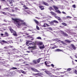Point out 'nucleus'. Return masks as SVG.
<instances>
[{"label": "nucleus", "instance_id": "obj_1", "mask_svg": "<svg viewBox=\"0 0 77 77\" xmlns=\"http://www.w3.org/2000/svg\"><path fill=\"white\" fill-rule=\"evenodd\" d=\"M12 19L13 21H14V23H16L15 24L17 27L21 26V25L27 26V24L26 23L24 22L21 23V22H23V20H21L19 18H14L12 17Z\"/></svg>", "mask_w": 77, "mask_h": 77}, {"label": "nucleus", "instance_id": "obj_2", "mask_svg": "<svg viewBox=\"0 0 77 77\" xmlns=\"http://www.w3.org/2000/svg\"><path fill=\"white\" fill-rule=\"evenodd\" d=\"M9 29L10 31L11 32V33H13V35L14 36H17V32L15 31L13 29H12V28L10 27Z\"/></svg>", "mask_w": 77, "mask_h": 77}, {"label": "nucleus", "instance_id": "obj_3", "mask_svg": "<svg viewBox=\"0 0 77 77\" xmlns=\"http://www.w3.org/2000/svg\"><path fill=\"white\" fill-rule=\"evenodd\" d=\"M39 45H40L39 48L40 49H42V48H44V44L42 42L39 43Z\"/></svg>", "mask_w": 77, "mask_h": 77}, {"label": "nucleus", "instance_id": "obj_4", "mask_svg": "<svg viewBox=\"0 0 77 77\" xmlns=\"http://www.w3.org/2000/svg\"><path fill=\"white\" fill-rule=\"evenodd\" d=\"M31 69L34 72H41L37 70V69H36L33 68L31 67Z\"/></svg>", "mask_w": 77, "mask_h": 77}, {"label": "nucleus", "instance_id": "obj_5", "mask_svg": "<svg viewBox=\"0 0 77 77\" xmlns=\"http://www.w3.org/2000/svg\"><path fill=\"white\" fill-rule=\"evenodd\" d=\"M0 43H1V44L2 45H3L4 44H8L7 42L5 40H2L1 41Z\"/></svg>", "mask_w": 77, "mask_h": 77}, {"label": "nucleus", "instance_id": "obj_6", "mask_svg": "<svg viewBox=\"0 0 77 77\" xmlns=\"http://www.w3.org/2000/svg\"><path fill=\"white\" fill-rule=\"evenodd\" d=\"M32 62L33 63H30V65H34V64H36L37 63V62H36V61L35 60H33Z\"/></svg>", "mask_w": 77, "mask_h": 77}, {"label": "nucleus", "instance_id": "obj_7", "mask_svg": "<svg viewBox=\"0 0 77 77\" xmlns=\"http://www.w3.org/2000/svg\"><path fill=\"white\" fill-rule=\"evenodd\" d=\"M52 40L53 41H60V40H59L58 38H54L52 39ZM52 40V41H53Z\"/></svg>", "mask_w": 77, "mask_h": 77}, {"label": "nucleus", "instance_id": "obj_8", "mask_svg": "<svg viewBox=\"0 0 77 77\" xmlns=\"http://www.w3.org/2000/svg\"><path fill=\"white\" fill-rule=\"evenodd\" d=\"M54 17H55V18H56L57 19V20H59V21H60V20H61L60 18L58 17L57 16H54Z\"/></svg>", "mask_w": 77, "mask_h": 77}, {"label": "nucleus", "instance_id": "obj_9", "mask_svg": "<svg viewBox=\"0 0 77 77\" xmlns=\"http://www.w3.org/2000/svg\"><path fill=\"white\" fill-rule=\"evenodd\" d=\"M71 45L74 50H75V49H76V48L75 47V46H74V45L73 44H72Z\"/></svg>", "mask_w": 77, "mask_h": 77}, {"label": "nucleus", "instance_id": "obj_10", "mask_svg": "<svg viewBox=\"0 0 77 77\" xmlns=\"http://www.w3.org/2000/svg\"><path fill=\"white\" fill-rule=\"evenodd\" d=\"M42 59V58H38L37 60V62L38 63H39L40 62V61L41 60V59Z\"/></svg>", "mask_w": 77, "mask_h": 77}, {"label": "nucleus", "instance_id": "obj_11", "mask_svg": "<svg viewBox=\"0 0 77 77\" xmlns=\"http://www.w3.org/2000/svg\"><path fill=\"white\" fill-rule=\"evenodd\" d=\"M7 42V43H7V44H11V42L12 43H13V42H12V40L8 41Z\"/></svg>", "mask_w": 77, "mask_h": 77}, {"label": "nucleus", "instance_id": "obj_12", "mask_svg": "<svg viewBox=\"0 0 77 77\" xmlns=\"http://www.w3.org/2000/svg\"><path fill=\"white\" fill-rule=\"evenodd\" d=\"M53 7H54V9L56 11H57V10H58V9H59L58 8L55 6H53Z\"/></svg>", "mask_w": 77, "mask_h": 77}, {"label": "nucleus", "instance_id": "obj_13", "mask_svg": "<svg viewBox=\"0 0 77 77\" xmlns=\"http://www.w3.org/2000/svg\"><path fill=\"white\" fill-rule=\"evenodd\" d=\"M63 51V50L59 49H57L55 50V51L59 52V51Z\"/></svg>", "mask_w": 77, "mask_h": 77}, {"label": "nucleus", "instance_id": "obj_14", "mask_svg": "<svg viewBox=\"0 0 77 77\" xmlns=\"http://www.w3.org/2000/svg\"><path fill=\"white\" fill-rule=\"evenodd\" d=\"M34 20L37 24H39V22L38 21L35 19H34Z\"/></svg>", "mask_w": 77, "mask_h": 77}, {"label": "nucleus", "instance_id": "obj_15", "mask_svg": "<svg viewBox=\"0 0 77 77\" xmlns=\"http://www.w3.org/2000/svg\"><path fill=\"white\" fill-rule=\"evenodd\" d=\"M50 13L52 15H54V16L56 15V14H55L52 11Z\"/></svg>", "mask_w": 77, "mask_h": 77}, {"label": "nucleus", "instance_id": "obj_16", "mask_svg": "<svg viewBox=\"0 0 77 77\" xmlns=\"http://www.w3.org/2000/svg\"><path fill=\"white\" fill-rule=\"evenodd\" d=\"M46 26H49V25L47 23H44L43 27H46Z\"/></svg>", "mask_w": 77, "mask_h": 77}, {"label": "nucleus", "instance_id": "obj_17", "mask_svg": "<svg viewBox=\"0 0 77 77\" xmlns=\"http://www.w3.org/2000/svg\"><path fill=\"white\" fill-rule=\"evenodd\" d=\"M63 36H68V34H67L66 32H64L63 34Z\"/></svg>", "mask_w": 77, "mask_h": 77}, {"label": "nucleus", "instance_id": "obj_18", "mask_svg": "<svg viewBox=\"0 0 77 77\" xmlns=\"http://www.w3.org/2000/svg\"><path fill=\"white\" fill-rule=\"evenodd\" d=\"M43 4H44V5H45L46 6H48V4L47 3L44 2H43Z\"/></svg>", "mask_w": 77, "mask_h": 77}, {"label": "nucleus", "instance_id": "obj_19", "mask_svg": "<svg viewBox=\"0 0 77 77\" xmlns=\"http://www.w3.org/2000/svg\"><path fill=\"white\" fill-rule=\"evenodd\" d=\"M65 41L67 42H68V43H70V42H71V41H70L69 40H65Z\"/></svg>", "mask_w": 77, "mask_h": 77}, {"label": "nucleus", "instance_id": "obj_20", "mask_svg": "<svg viewBox=\"0 0 77 77\" xmlns=\"http://www.w3.org/2000/svg\"><path fill=\"white\" fill-rule=\"evenodd\" d=\"M40 9H41V10H44V7L42 6L39 7Z\"/></svg>", "mask_w": 77, "mask_h": 77}, {"label": "nucleus", "instance_id": "obj_21", "mask_svg": "<svg viewBox=\"0 0 77 77\" xmlns=\"http://www.w3.org/2000/svg\"><path fill=\"white\" fill-rule=\"evenodd\" d=\"M5 35L6 36H9V34L7 32H5Z\"/></svg>", "mask_w": 77, "mask_h": 77}, {"label": "nucleus", "instance_id": "obj_22", "mask_svg": "<svg viewBox=\"0 0 77 77\" xmlns=\"http://www.w3.org/2000/svg\"><path fill=\"white\" fill-rule=\"evenodd\" d=\"M53 22H54V23H56V24H58V23H59V22H58L57 21L55 20H53Z\"/></svg>", "mask_w": 77, "mask_h": 77}, {"label": "nucleus", "instance_id": "obj_23", "mask_svg": "<svg viewBox=\"0 0 77 77\" xmlns=\"http://www.w3.org/2000/svg\"><path fill=\"white\" fill-rule=\"evenodd\" d=\"M0 13H2V14H4V15H6L7 14H6V12H3V11H0Z\"/></svg>", "mask_w": 77, "mask_h": 77}, {"label": "nucleus", "instance_id": "obj_24", "mask_svg": "<svg viewBox=\"0 0 77 77\" xmlns=\"http://www.w3.org/2000/svg\"><path fill=\"white\" fill-rule=\"evenodd\" d=\"M36 48V46H33V47H29L28 48Z\"/></svg>", "mask_w": 77, "mask_h": 77}, {"label": "nucleus", "instance_id": "obj_25", "mask_svg": "<svg viewBox=\"0 0 77 77\" xmlns=\"http://www.w3.org/2000/svg\"><path fill=\"white\" fill-rule=\"evenodd\" d=\"M62 25H63V26H67V24H66V23H62Z\"/></svg>", "mask_w": 77, "mask_h": 77}, {"label": "nucleus", "instance_id": "obj_26", "mask_svg": "<svg viewBox=\"0 0 77 77\" xmlns=\"http://www.w3.org/2000/svg\"><path fill=\"white\" fill-rule=\"evenodd\" d=\"M48 75H49L50 77H52V74L50 73H49L48 74Z\"/></svg>", "mask_w": 77, "mask_h": 77}, {"label": "nucleus", "instance_id": "obj_27", "mask_svg": "<svg viewBox=\"0 0 77 77\" xmlns=\"http://www.w3.org/2000/svg\"><path fill=\"white\" fill-rule=\"evenodd\" d=\"M56 12H57V13H58V14H61V12L59 10L56 11Z\"/></svg>", "mask_w": 77, "mask_h": 77}, {"label": "nucleus", "instance_id": "obj_28", "mask_svg": "<svg viewBox=\"0 0 77 77\" xmlns=\"http://www.w3.org/2000/svg\"><path fill=\"white\" fill-rule=\"evenodd\" d=\"M14 2V1L13 0H11L10 1V4H12L13 3V2Z\"/></svg>", "mask_w": 77, "mask_h": 77}, {"label": "nucleus", "instance_id": "obj_29", "mask_svg": "<svg viewBox=\"0 0 77 77\" xmlns=\"http://www.w3.org/2000/svg\"><path fill=\"white\" fill-rule=\"evenodd\" d=\"M50 24H51V25H54V22L53 21L51 22L50 23Z\"/></svg>", "mask_w": 77, "mask_h": 77}, {"label": "nucleus", "instance_id": "obj_30", "mask_svg": "<svg viewBox=\"0 0 77 77\" xmlns=\"http://www.w3.org/2000/svg\"><path fill=\"white\" fill-rule=\"evenodd\" d=\"M36 38L37 39H42V38L41 37H37Z\"/></svg>", "mask_w": 77, "mask_h": 77}, {"label": "nucleus", "instance_id": "obj_31", "mask_svg": "<svg viewBox=\"0 0 77 77\" xmlns=\"http://www.w3.org/2000/svg\"><path fill=\"white\" fill-rule=\"evenodd\" d=\"M21 72L23 74H26V72L24 71L23 70H21Z\"/></svg>", "mask_w": 77, "mask_h": 77}, {"label": "nucleus", "instance_id": "obj_32", "mask_svg": "<svg viewBox=\"0 0 77 77\" xmlns=\"http://www.w3.org/2000/svg\"><path fill=\"white\" fill-rule=\"evenodd\" d=\"M60 31L61 32V34H62V35H63V33H64V32H63V31L62 30H60Z\"/></svg>", "mask_w": 77, "mask_h": 77}, {"label": "nucleus", "instance_id": "obj_33", "mask_svg": "<svg viewBox=\"0 0 77 77\" xmlns=\"http://www.w3.org/2000/svg\"><path fill=\"white\" fill-rule=\"evenodd\" d=\"M45 73H46V74H48V73H49V72H48V71H47V70H45Z\"/></svg>", "mask_w": 77, "mask_h": 77}, {"label": "nucleus", "instance_id": "obj_34", "mask_svg": "<svg viewBox=\"0 0 77 77\" xmlns=\"http://www.w3.org/2000/svg\"><path fill=\"white\" fill-rule=\"evenodd\" d=\"M12 69H17L16 67H12Z\"/></svg>", "mask_w": 77, "mask_h": 77}, {"label": "nucleus", "instance_id": "obj_35", "mask_svg": "<svg viewBox=\"0 0 77 77\" xmlns=\"http://www.w3.org/2000/svg\"><path fill=\"white\" fill-rule=\"evenodd\" d=\"M66 18H70V19H71L72 18V17L69 16H68L66 17Z\"/></svg>", "mask_w": 77, "mask_h": 77}, {"label": "nucleus", "instance_id": "obj_36", "mask_svg": "<svg viewBox=\"0 0 77 77\" xmlns=\"http://www.w3.org/2000/svg\"><path fill=\"white\" fill-rule=\"evenodd\" d=\"M49 10H50V11H51V10H53V8H52V7H50L49 8Z\"/></svg>", "mask_w": 77, "mask_h": 77}, {"label": "nucleus", "instance_id": "obj_37", "mask_svg": "<svg viewBox=\"0 0 77 77\" xmlns=\"http://www.w3.org/2000/svg\"><path fill=\"white\" fill-rule=\"evenodd\" d=\"M1 36H3V37H5V35H4V34H3V33H1Z\"/></svg>", "mask_w": 77, "mask_h": 77}, {"label": "nucleus", "instance_id": "obj_38", "mask_svg": "<svg viewBox=\"0 0 77 77\" xmlns=\"http://www.w3.org/2000/svg\"><path fill=\"white\" fill-rule=\"evenodd\" d=\"M36 27L37 29L38 30H39V27L37 25Z\"/></svg>", "mask_w": 77, "mask_h": 77}, {"label": "nucleus", "instance_id": "obj_39", "mask_svg": "<svg viewBox=\"0 0 77 77\" xmlns=\"http://www.w3.org/2000/svg\"><path fill=\"white\" fill-rule=\"evenodd\" d=\"M72 7L74 8H76V6H75V5H74L72 6Z\"/></svg>", "mask_w": 77, "mask_h": 77}, {"label": "nucleus", "instance_id": "obj_40", "mask_svg": "<svg viewBox=\"0 0 77 77\" xmlns=\"http://www.w3.org/2000/svg\"><path fill=\"white\" fill-rule=\"evenodd\" d=\"M75 74H76L77 75V70L75 69Z\"/></svg>", "mask_w": 77, "mask_h": 77}, {"label": "nucleus", "instance_id": "obj_41", "mask_svg": "<svg viewBox=\"0 0 77 77\" xmlns=\"http://www.w3.org/2000/svg\"><path fill=\"white\" fill-rule=\"evenodd\" d=\"M7 54H8V56H9V55H10V54H11V52H8L7 53Z\"/></svg>", "mask_w": 77, "mask_h": 77}, {"label": "nucleus", "instance_id": "obj_42", "mask_svg": "<svg viewBox=\"0 0 77 77\" xmlns=\"http://www.w3.org/2000/svg\"><path fill=\"white\" fill-rule=\"evenodd\" d=\"M62 19L63 20H64L66 19V17H63Z\"/></svg>", "mask_w": 77, "mask_h": 77}, {"label": "nucleus", "instance_id": "obj_43", "mask_svg": "<svg viewBox=\"0 0 77 77\" xmlns=\"http://www.w3.org/2000/svg\"><path fill=\"white\" fill-rule=\"evenodd\" d=\"M37 74H39V75H43V73H38Z\"/></svg>", "mask_w": 77, "mask_h": 77}, {"label": "nucleus", "instance_id": "obj_44", "mask_svg": "<svg viewBox=\"0 0 77 77\" xmlns=\"http://www.w3.org/2000/svg\"><path fill=\"white\" fill-rule=\"evenodd\" d=\"M71 69H72V68H69L68 69H67V71H71Z\"/></svg>", "mask_w": 77, "mask_h": 77}, {"label": "nucleus", "instance_id": "obj_45", "mask_svg": "<svg viewBox=\"0 0 77 77\" xmlns=\"http://www.w3.org/2000/svg\"><path fill=\"white\" fill-rule=\"evenodd\" d=\"M33 43H34V42H33L32 43H29V45H33Z\"/></svg>", "mask_w": 77, "mask_h": 77}, {"label": "nucleus", "instance_id": "obj_46", "mask_svg": "<svg viewBox=\"0 0 77 77\" xmlns=\"http://www.w3.org/2000/svg\"><path fill=\"white\" fill-rule=\"evenodd\" d=\"M35 18H36V19H37L38 20H40L41 19V18H39L37 17H35Z\"/></svg>", "mask_w": 77, "mask_h": 77}, {"label": "nucleus", "instance_id": "obj_47", "mask_svg": "<svg viewBox=\"0 0 77 77\" xmlns=\"http://www.w3.org/2000/svg\"><path fill=\"white\" fill-rule=\"evenodd\" d=\"M47 63H48V62H47V61H45V65H47Z\"/></svg>", "mask_w": 77, "mask_h": 77}, {"label": "nucleus", "instance_id": "obj_48", "mask_svg": "<svg viewBox=\"0 0 77 77\" xmlns=\"http://www.w3.org/2000/svg\"><path fill=\"white\" fill-rule=\"evenodd\" d=\"M62 13H63V14H65V15H66V13L64 11L62 12Z\"/></svg>", "mask_w": 77, "mask_h": 77}, {"label": "nucleus", "instance_id": "obj_49", "mask_svg": "<svg viewBox=\"0 0 77 77\" xmlns=\"http://www.w3.org/2000/svg\"><path fill=\"white\" fill-rule=\"evenodd\" d=\"M4 48H5L6 50H8V47H4Z\"/></svg>", "mask_w": 77, "mask_h": 77}, {"label": "nucleus", "instance_id": "obj_50", "mask_svg": "<svg viewBox=\"0 0 77 77\" xmlns=\"http://www.w3.org/2000/svg\"><path fill=\"white\" fill-rule=\"evenodd\" d=\"M32 75H38V73H36V74L33 73Z\"/></svg>", "mask_w": 77, "mask_h": 77}, {"label": "nucleus", "instance_id": "obj_51", "mask_svg": "<svg viewBox=\"0 0 77 77\" xmlns=\"http://www.w3.org/2000/svg\"><path fill=\"white\" fill-rule=\"evenodd\" d=\"M5 76H9V74H6L5 75Z\"/></svg>", "mask_w": 77, "mask_h": 77}, {"label": "nucleus", "instance_id": "obj_52", "mask_svg": "<svg viewBox=\"0 0 77 77\" xmlns=\"http://www.w3.org/2000/svg\"><path fill=\"white\" fill-rule=\"evenodd\" d=\"M29 42L28 41L26 42V45H27V44H29Z\"/></svg>", "mask_w": 77, "mask_h": 77}, {"label": "nucleus", "instance_id": "obj_53", "mask_svg": "<svg viewBox=\"0 0 77 77\" xmlns=\"http://www.w3.org/2000/svg\"><path fill=\"white\" fill-rule=\"evenodd\" d=\"M51 66H52V67H54V65L53 64H51Z\"/></svg>", "mask_w": 77, "mask_h": 77}, {"label": "nucleus", "instance_id": "obj_54", "mask_svg": "<svg viewBox=\"0 0 77 77\" xmlns=\"http://www.w3.org/2000/svg\"><path fill=\"white\" fill-rule=\"evenodd\" d=\"M56 48V47H53L51 48V49H54V48Z\"/></svg>", "mask_w": 77, "mask_h": 77}, {"label": "nucleus", "instance_id": "obj_55", "mask_svg": "<svg viewBox=\"0 0 77 77\" xmlns=\"http://www.w3.org/2000/svg\"><path fill=\"white\" fill-rule=\"evenodd\" d=\"M9 48H12V47H13V46H9Z\"/></svg>", "mask_w": 77, "mask_h": 77}, {"label": "nucleus", "instance_id": "obj_56", "mask_svg": "<svg viewBox=\"0 0 77 77\" xmlns=\"http://www.w3.org/2000/svg\"><path fill=\"white\" fill-rule=\"evenodd\" d=\"M27 6H26L24 5L23 6V7L25 8H25H26Z\"/></svg>", "mask_w": 77, "mask_h": 77}, {"label": "nucleus", "instance_id": "obj_57", "mask_svg": "<svg viewBox=\"0 0 77 77\" xmlns=\"http://www.w3.org/2000/svg\"><path fill=\"white\" fill-rule=\"evenodd\" d=\"M41 70H42V71H45V70H46V69H41Z\"/></svg>", "mask_w": 77, "mask_h": 77}, {"label": "nucleus", "instance_id": "obj_58", "mask_svg": "<svg viewBox=\"0 0 77 77\" xmlns=\"http://www.w3.org/2000/svg\"><path fill=\"white\" fill-rule=\"evenodd\" d=\"M29 8H28V7H26V8H25V9H29Z\"/></svg>", "mask_w": 77, "mask_h": 77}, {"label": "nucleus", "instance_id": "obj_59", "mask_svg": "<svg viewBox=\"0 0 77 77\" xmlns=\"http://www.w3.org/2000/svg\"><path fill=\"white\" fill-rule=\"evenodd\" d=\"M6 24L5 23H3V24H2V25H4V26H6Z\"/></svg>", "mask_w": 77, "mask_h": 77}, {"label": "nucleus", "instance_id": "obj_60", "mask_svg": "<svg viewBox=\"0 0 77 77\" xmlns=\"http://www.w3.org/2000/svg\"><path fill=\"white\" fill-rule=\"evenodd\" d=\"M60 77H64V75H61L60 76Z\"/></svg>", "mask_w": 77, "mask_h": 77}, {"label": "nucleus", "instance_id": "obj_61", "mask_svg": "<svg viewBox=\"0 0 77 77\" xmlns=\"http://www.w3.org/2000/svg\"><path fill=\"white\" fill-rule=\"evenodd\" d=\"M29 38H33V37H32V36H29Z\"/></svg>", "mask_w": 77, "mask_h": 77}, {"label": "nucleus", "instance_id": "obj_62", "mask_svg": "<svg viewBox=\"0 0 77 77\" xmlns=\"http://www.w3.org/2000/svg\"><path fill=\"white\" fill-rule=\"evenodd\" d=\"M5 9H9V8H4Z\"/></svg>", "mask_w": 77, "mask_h": 77}, {"label": "nucleus", "instance_id": "obj_63", "mask_svg": "<svg viewBox=\"0 0 77 77\" xmlns=\"http://www.w3.org/2000/svg\"><path fill=\"white\" fill-rule=\"evenodd\" d=\"M23 39H20V42H22V41H23Z\"/></svg>", "mask_w": 77, "mask_h": 77}, {"label": "nucleus", "instance_id": "obj_64", "mask_svg": "<svg viewBox=\"0 0 77 77\" xmlns=\"http://www.w3.org/2000/svg\"><path fill=\"white\" fill-rule=\"evenodd\" d=\"M51 77H56V76H55L52 75Z\"/></svg>", "mask_w": 77, "mask_h": 77}]
</instances>
